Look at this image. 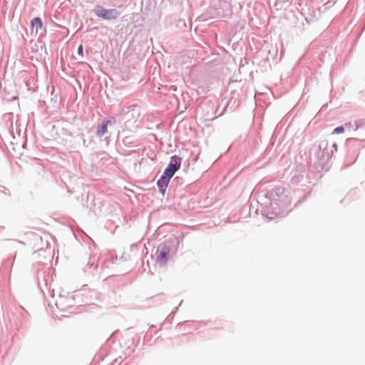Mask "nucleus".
Returning <instances> with one entry per match:
<instances>
[{"mask_svg": "<svg viewBox=\"0 0 365 365\" xmlns=\"http://www.w3.org/2000/svg\"><path fill=\"white\" fill-rule=\"evenodd\" d=\"M96 15L105 20H113L119 16V12L115 9H105L98 7L95 10Z\"/></svg>", "mask_w": 365, "mask_h": 365, "instance_id": "obj_1", "label": "nucleus"}, {"mask_svg": "<svg viewBox=\"0 0 365 365\" xmlns=\"http://www.w3.org/2000/svg\"><path fill=\"white\" fill-rule=\"evenodd\" d=\"M110 120H107L103 123V125L101 127L98 128L96 131V135L98 137H102L107 132L108 125L110 124Z\"/></svg>", "mask_w": 365, "mask_h": 365, "instance_id": "obj_6", "label": "nucleus"}, {"mask_svg": "<svg viewBox=\"0 0 365 365\" xmlns=\"http://www.w3.org/2000/svg\"><path fill=\"white\" fill-rule=\"evenodd\" d=\"M344 127H343V126H339V127L336 128L333 130L332 133H333V134H340V133H344Z\"/></svg>", "mask_w": 365, "mask_h": 365, "instance_id": "obj_7", "label": "nucleus"}, {"mask_svg": "<svg viewBox=\"0 0 365 365\" xmlns=\"http://www.w3.org/2000/svg\"><path fill=\"white\" fill-rule=\"evenodd\" d=\"M175 163H171L168 165L167 168L165 170L162 176L165 177L167 179L170 180V178L174 175L175 172L180 168V163L178 164L177 159L173 160Z\"/></svg>", "mask_w": 365, "mask_h": 365, "instance_id": "obj_2", "label": "nucleus"}, {"mask_svg": "<svg viewBox=\"0 0 365 365\" xmlns=\"http://www.w3.org/2000/svg\"><path fill=\"white\" fill-rule=\"evenodd\" d=\"M135 113H136V117H138L139 115V113L138 111H136Z\"/></svg>", "mask_w": 365, "mask_h": 365, "instance_id": "obj_9", "label": "nucleus"}, {"mask_svg": "<svg viewBox=\"0 0 365 365\" xmlns=\"http://www.w3.org/2000/svg\"><path fill=\"white\" fill-rule=\"evenodd\" d=\"M42 21L40 18H34L31 22V33L35 32L36 34H38V31L42 28Z\"/></svg>", "mask_w": 365, "mask_h": 365, "instance_id": "obj_3", "label": "nucleus"}, {"mask_svg": "<svg viewBox=\"0 0 365 365\" xmlns=\"http://www.w3.org/2000/svg\"><path fill=\"white\" fill-rule=\"evenodd\" d=\"M169 254V249L167 247H163L158 255L157 259L160 262L165 263Z\"/></svg>", "mask_w": 365, "mask_h": 365, "instance_id": "obj_5", "label": "nucleus"}, {"mask_svg": "<svg viewBox=\"0 0 365 365\" xmlns=\"http://www.w3.org/2000/svg\"><path fill=\"white\" fill-rule=\"evenodd\" d=\"M78 53L81 55H83V46L80 45L78 48Z\"/></svg>", "mask_w": 365, "mask_h": 365, "instance_id": "obj_8", "label": "nucleus"}, {"mask_svg": "<svg viewBox=\"0 0 365 365\" xmlns=\"http://www.w3.org/2000/svg\"><path fill=\"white\" fill-rule=\"evenodd\" d=\"M169 181L170 180L167 179L165 177L163 176H161L160 179L158 180L157 185L161 193H165L166 187L168 185Z\"/></svg>", "mask_w": 365, "mask_h": 365, "instance_id": "obj_4", "label": "nucleus"}]
</instances>
